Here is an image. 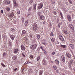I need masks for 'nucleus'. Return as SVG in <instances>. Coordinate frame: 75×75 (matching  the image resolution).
Listing matches in <instances>:
<instances>
[{
	"label": "nucleus",
	"instance_id": "16",
	"mask_svg": "<svg viewBox=\"0 0 75 75\" xmlns=\"http://www.w3.org/2000/svg\"><path fill=\"white\" fill-rule=\"evenodd\" d=\"M19 51V50H18V49H16L14 51V54H17V53H18V52Z\"/></svg>",
	"mask_w": 75,
	"mask_h": 75
},
{
	"label": "nucleus",
	"instance_id": "19",
	"mask_svg": "<svg viewBox=\"0 0 75 75\" xmlns=\"http://www.w3.org/2000/svg\"><path fill=\"white\" fill-rule=\"evenodd\" d=\"M55 64H57V65H59V61L58 59H56L55 60Z\"/></svg>",
	"mask_w": 75,
	"mask_h": 75
},
{
	"label": "nucleus",
	"instance_id": "21",
	"mask_svg": "<svg viewBox=\"0 0 75 75\" xmlns=\"http://www.w3.org/2000/svg\"><path fill=\"white\" fill-rule=\"evenodd\" d=\"M33 3V0H30L29 1V3L30 5H32V3Z\"/></svg>",
	"mask_w": 75,
	"mask_h": 75
},
{
	"label": "nucleus",
	"instance_id": "52",
	"mask_svg": "<svg viewBox=\"0 0 75 75\" xmlns=\"http://www.w3.org/2000/svg\"><path fill=\"white\" fill-rule=\"evenodd\" d=\"M30 14L29 13L27 15V17H28L29 16H30Z\"/></svg>",
	"mask_w": 75,
	"mask_h": 75
},
{
	"label": "nucleus",
	"instance_id": "36",
	"mask_svg": "<svg viewBox=\"0 0 75 75\" xmlns=\"http://www.w3.org/2000/svg\"><path fill=\"white\" fill-rule=\"evenodd\" d=\"M69 3H70V4H72V1L71 0H69Z\"/></svg>",
	"mask_w": 75,
	"mask_h": 75
},
{
	"label": "nucleus",
	"instance_id": "56",
	"mask_svg": "<svg viewBox=\"0 0 75 75\" xmlns=\"http://www.w3.org/2000/svg\"><path fill=\"white\" fill-rule=\"evenodd\" d=\"M25 26H27V23H25Z\"/></svg>",
	"mask_w": 75,
	"mask_h": 75
},
{
	"label": "nucleus",
	"instance_id": "41",
	"mask_svg": "<svg viewBox=\"0 0 75 75\" xmlns=\"http://www.w3.org/2000/svg\"><path fill=\"white\" fill-rule=\"evenodd\" d=\"M41 12H38V16H40L41 15Z\"/></svg>",
	"mask_w": 75,
	"mask_h": 75
},
{
	"label": "nucleus",
	"instance_id": "35",
	"mask_svg": "<svg viewBox=\"0 0 75 75\" xmlns=\"http://www.w3.org/2000/svg\"><path fill=\"white\" fill-rule=\"evenodd\" d=\"M9 45L10 46H11V42L9 41L8 42Z\"/></svg>",
	"mask_w": 75,
	"mask_h": 75
},
{
	"label": "nucleus",
	"instance_id": "61",
	"mask_svg": "<svg viewBox=\"0 0 75 75\" xmlns=\"http://www.w3.org/2000/svg\"><path fill=\"white\" fill-rule=\"evenodd\" d=\"M44 45H47L46 44H45V43H44Z\"/></svg>",
	"mask_w": 75,
	"mask_h": 75
},
{
	"label": "nucleus",
	"instance_id": "57",
	"mask_svg": "<svg viewBox=\"0 0 75 75\" xmlns=\"http://www.w3.org/2000/svg\"><path fill=\"white\" fill-rule=\"evenodd\" d=\"M73 69H74V71H75V67Z\"/></svg>",
	"mask_w": 75,
	"mask_h": 75
},
{
	"label": "nucleus",
	"instance_id": "6",
	"mask_svg": "<svg viewBox=\"0 0 75 75\" xmlns=\"http://www.w3.org/2000/svg\"><path fill=\"white\" fill-rule=\"evenodd\" d=\"M59 39L61 40V41H63L64 40V38H63V37H62V36L61 35H59Z\"/></svg>",
	"mask_w": 75,
	"mask_h": 75
},
{
	"label": "nucleus",
	"instance_id": "29",
	"mask_svg": "<svg viewBox=\"0 0 75 75\" xmlns=\"http://www.w3.org/2000/svg\"><path fill=\"white\" fill-rule=\"evenodd\" d=\"M53 68L54 70H56L57 69V67H56L55 66H53Z\"/></svg>",
	"mask_w": 75,
	"mask_h": 75
},
{
	"label": "nucleus",
	"instance_id": "2",
	"mask_svg": "<svg viewBox=\"0 0 75 75\" xmlns=\"http://www.w3.org/2000/svg\"><path fill=\"white\" fill-rule=\"evenodd\" d=\"M37 47V44H34L30 46V49L31 50H35V49H36Z\"/></svg>",
	"mask_w": 75,
	"mask_h": 75
},
{
	"label": "nucleus",
	"instance_id": "62",
	"mask_svg": "<svg viewBox=\"0 0 75 75\" xmlns=\"http://www.w3.org/2000/svg\"><path fill=\"white\" fill-rule=\"evenodd\" d=\"M26 62H25V63H24V65H26Z\"/></svg>",
	"mask_w": 75,
	"mask_h": 75
},
{
	"label": "nucleus",
	"instance_id": "45",
	"mask_svg": "<svg viewBox=\"0 0 75 75\" xmlns=\"http://www.w3.org/2000/svg\"><path fill=\"white\" fill-rule=\"evenodd\" d=\"M22 55L23 56V57H25V55H24V53H22Z\"/></svg>",
	"mask_w": 75,
	"mask_h": 75
},
{
	"label": "nucleus",
	"instance_id": "14",
	"mask_svg": "<svg viewBox=\"0 0 75 75\" xmlns=\"http://www.w3.org/2000/svg\"><path fill=\"white\" fill-rule=\"evenodd\" d=\"M10 38L12 40H14V38H15V36L13 35H11L10 36Z\"/></svg>",
	"mask_w": 75,
	"mask_h": 75
},
{
	"label": "nucleus",
	"instance_id": "13",
	"mask_svg": "<svg viewBox=\"0 0 75 75\" xmlns=\"http://www.w3.org/2000/svg\"><path fill=\"white\" fill-rule=\"evenodd\" d=\"M62 58L63 62H65V56L64 55H62Z\"/></svg>",
	"mask_w": 75,
	"mask_h": 75
},
{
	"label": "nucleus",
	"instance_id": "22",
	"mask_svg": "<svg viewBox=\"0 0 75 75\" xmlns=\"http://www.w3.org/2000/svg\"><path fill=\"white\" fill-rule=\"evenodd\" d=\"M42 73H43V70H41L40 71V75H42Z\"/></svg>",
	"mask_w": 75,
	"mask_h": 75
},
{
	"label": "nucleus",
	"instance_id": "27",
	"mask_svg": "<svg viewBox=\"0 0 75 75\" xmlns=\"http://www.w3.org/2000/svg\"><path fill=\"white\" fill-rule=\"evenodd\" d=\"M14 16V13H12L10 15V17H13Z\"/></svg>",
	"mask_w": 75,
	"mask_h": 75
},
{
	"label": "nucleus",
	"instance_id": "26",
	"mask_svg": "<svg viewBox=\"0 0 75 75\" xmlns=\"http://www.w3.org/2000/svg\"><path fill=\"white\" fill-rule=\"evenodd\" d=\"M61 47H62V48H66V45H61Z\"/></svg>",
	"mask_w": 75,
	"mask_h": 75
},
{
	"label": "nucleus",
	"instance_id": "23",
	"mask_svg": "<svg viewBox=\"0 0 75 75\" xmlns=\"http://www.w3.org/2000/svg\"><path fill=\"white\" fill-rule=\"evenodd\" d=\"M56 19L57 23H58L59 22V18H56Z\"/></svg>",
	"mask_w": 75,
	"mask_h": 75
},
{
	"label": "nucleus",
	"instance_id": "59",
	"mask_svg": "<svg viewBox=\"0 0 75 75\" xmlns=\"http://www.w3.org/2000/svg\"><path fill=\"white\" fill-rule=\"evenodd\" d=\"M43 24H45V21L43 22Z\"/></svg>",
	"mask_w": 75,
	"mask_h": 75
},
{
	"label": "nucleus",
	"instance_id": "58",
	"mask_svg": "<svg viewBox=\"0 0 75 75\" xmlns=\"http://www.w3.org/2000/svg\"><path fill=\"white\" fill-rule=\"evenodd\" d=\"M62 75H65V74H64V73H62Z\"/></svg>",
	"mask_w": 75,
	"mask_h": 75
},
{
	"label": "nucleus",
	"instance_id": "15",
	"mask_svg": "<svg viewBox=\"0 0 75 75\" xmlns=\"http://www.w3.org/2000/svg\"><path fill=\"white\" fill-rule=\"evenodd\" d=\"M26 33V31L25 30H23L22 32V35H24Z\"/></svg>",
	"mask_w": 75,
	"mask_h": 75
},
{
	"label": "nucleus",
	"instance_id": "42",
	"mask_svg": "<svg viewBox=\"0 0 75 75\" xmlns=\"http://www.w3.org/2000/svg\"><path fill=\"white\" fill-rule=\"evenodd\" d=\"M37 38L38 39H40V35H38L37 36Z\"/></svg>",
	"mask_w": 75,
	"mask_h": 75
},
{
	"label": "nucleus",
	"instance_id": "9",
	"mask_svg": "<svg viewBox=\"0 0 75 75\" xmlns=\"http://www.w3.org/2000/svg\"><path fill=\"white\" fill-rule=\"evenodd\" d=\"M42 63L44 65H47V61L45 59H43L42 60Z\"/></svg>",
	"mask_w": 75,
	"mask_h": 75
},
{
	"label": "nucleus",
	"instance_id": "43",
	"mask_svg": "<svg viewBox=\"0 0 75 75\" xmlns=\"http://www.w3.org/2000/svg\"><path fill=\"white\" fill-rule=\"evenodd\" d=\"M55 54V52H52V55H54Z\"/></svg>",
	"mask_w": 75,
	"mask_h": 75
},
{
	"label": "nucleus",
	"instance_id": "18",
	"mask_svg": "<svg viewBox=\"0 0 75 75\" xmlns=\"http://www.w3.org/2000/svg\"><path fill=\"white\" fill-rule=\"evenodd\" d=\"M34 10H36V4H34L33 5Z\"/></svg>",
	"mask_w": 75,
	"mask_h": 75
},
{
	"label": "nucleus",
	"instance_id": "46",
	"mask_svg": "<svg viewBox=\"0 0 75 75\" xmlns=\"http://www.w3.org/2000/svg\"><path fill=\"white\" fill-rule=\"evenodd\" d=\"M22 22H24V18H23L22 19Z\"/></svg>",
	"mask_w": 75,
	"mask_h": 75
},
{
	"label": "nucleus",
	"instance_id": "17",
	"mask_svg": "<svg viewBox=\"0 0 75 75\" xmlns=\"http://www.w3.org/2000/svg\"><path fill=\"white\" fill-rule=\"evenodd\" d=\"M69 46L73 50H74V46L72 44H70Z\"/></svg>",
	"mask_w": 75,
	"mask_h": 75
},
{
	"label": "nucleus",
	"instance_id": "25",
	"mask_svg": "<svg viewBox=\"0 0 75 75\" xmlns=\"http://www.w3.org/2000/svg\"><path fill=\"white\" fill-rule=\"evenodd\" d=\"M6 9L7 11H10V9L8 7H7L6 8Z\"/></svg>",
	"mask_w": 75,
	"mask_h": 75
},
{
	"label": "nucleus",
	"instance_id": "31",
	"mask_svg": "<svg viewBox=\"0 0 75 75\" xmlns=\"http://www.w3.org/2000/svg\"><path fill=\"white\" fill-rule=\"evenodd\" d=\"M53 14H54L55 15H57V12H56V11H54L53 12Z\"/></svg>",
	"mask_w": 75,
	"mask_h": 75
},
{
	"label": "nucleus",
	"instance_id": "55",
	"mask_svg": "<svg viewBox=\"0 0 75 75\" xmlns=\"http://www.w3.org/2000/svg\"><path fill=\"white\" fill-rule=\"evenodd\" d=\"M17 68H16V69H13V70H14L15 71H16V70H17Z\"/></svg>",
	"mask_w": 75,
	"mask_h": 75
},
{
	"label": "nucleus",
	"instance_id": "30",
	"mask_svg": "<svg viewBox=\"0 0 75 75\" xmlns=\"http://www.w3.org/2000/svg\"><path fill=\"white\" fill-rule=\"evenodd\" d=\"M40 56L38 57L37 59V61H38L39 60H40Z\"/></svg>",
	"mask_w": 75,
	"mask_h": 75
},
{
	"label": "nucleus",
	"instance_id": "1",
	"mask_svg": "<svg viewBox=\"0 0 75 75\" xmlns=\"http://www.w3.org/2000/svg\"><path fill=\"white\" fill-rule=\"evenodd\" d=\"M74 62H75L74 61V60H71L70 61H69L68 64V66H69V67L70 68V67H71V65H74Z\"/></svg>",
	"mask_w": 75,
	"mask_h": 75
},
{
	"label": "nucleus",
	"instance_id": "10",
	"mask_svg": "<svg viewBox=\"0 0 75 75\" xmlns=\"http://www.w3.org/2000/svg\"><path fill=\"white\" fill-rule=\"evenodd\" d=\"M39 18L40 19H42V20H44V19L45 17L43 15H40L39 16Z\"/></svg>",
	"mask_w": 75,
	"mask_h": 75
},
{
	"label": "nucleus",
	"instance_id": "8",
	"mask_svg": "<svg viewBox=\"0 0 75 75\" xmlns=\"http://www.w3.org/2000/svg\"><path fill=\"white\" fill-rule=\"evenodd\" d=\"M66 55L67 57L68 58H71V54L69 53H66Z\"/></svg>",
	"mask_w": 75,
	"mask_h": 75
},
{
	"label": "nucleus",
	"instance_id": "28",
	"mask_svg": "<svg viewBox=\"0 0 75 75\" xmlns=\"http://www.w3.org/2000/svg\"><path fill=\"white\" fill-rule=\"evenodd\" d=\"M31 9H32V7L29 8L28 10V12H30L31 11Z\"/></svg>",
	"mask_w": 75,
	"mask_h": 75
},
{
	"label": "nucleus",
	"instance_id": "48",
	"mask_svg": "<svg viewBox=\"0 0 75 75\" xmlns=\"http://www.w3.org/2000/svg\"><path fill=\"white\" fill-rule=\"evenodd\" d=\"M30 58H33V56H32V55H30Z\"/></svg>",
	"mask_w": 75,
	"mask_h": 75
},
{
	"label": "nucleus",
	"instance_id": "32",
	"mask_svg": "<svg viewBox=\"0 0 75 75\" xmlns=\"http://www.w3.org/2000/svg\"><path fill=\"white\" fill-rule=\"evenodd\" d=\"M63 32L65 34H67V33H68V32H67V31L66 30H64L63 31Z\"/></svg>",
	"mask_w": 75,
	"mask_h": 75
},
{
	"label": "nucleus",
	"instance_id": "39",
	"mask_svg": "<svg viewBox=\"0 0 75 75\" xmlns=\"http://www.w3.org/2000/svg\"><path fill=\"white\" fill-rule=\"evenodd\" d=\"M68 20L69 21H71V17L69 18H68Z\"/></svg>",
	"mask_w": 75,
	"mask_h": 75
},
{
	"label": "nucleus",
	"instance_id": "4",
	"mask_svg": "<svg viewBox=\"0 0 75 75\" xmlns=\"http://www.w3.org/2000/svg\"><path fill=\"white\" fill-rule=\"evenodd\" d=\"M13 4L14 6V7H16V8H17L18 6V4L16 3V0H13Z\"/></svg>",
	"mask_w": 75,
	"mask_h": 75
},
{
	"label": "nucleus",
	"instance_id": "3",
	"mask_svg": "<svg viewBox=\"0 0 75 75\" xmlns=\"http://www.w3.org/2000/svg\"><path fill=\"white\" fill-rule=\"evenodd\" d=\"M33 28L34 30L35 31H36L37 29L38 28V27H37V24L35 23L33 24Z\"/></svg>",
	"mask_w": 75,
	"mask_h": 75
},
{
	"label": "nucleus",
	"instance_id": "12",
	"mask_svg": "<svg viewBox=\"0 0 75 75\" xmlns=\"http://www.w3.org/2000/svg\"><path fill=\"white\" fill-rule=\"evenodd\" d=\"M69 26L71 29L72 30H74V26H73V25H72V24H70Z\"/></svg>",
	"mask_w": 75,
	"mask_h": 75
},
{
	"label": "nucleus",
	"instance_id": "50",
	"mask_svg": "<svg viewBox=\"0 0 75 75\" xmlns=\"http://www.w3.org/2000/svg\"><path fill=\"white\" fill-rule=\"evenodd\" d=\"M5 55H6V53H5V52L3 54V57H4V56H5Z\"/></svg>",
	"mask_w": 75,
	"mask_h": 75
},
{
	"label": "nucleus",
	"instance_id": "54",
	"mask_svg": "<svg viewBox=\"0 0 75 75\" xmlns=\"http://www.w3.org/2000/svg\"><path fill=\"white\" fill-rule=\"evenodd\" d=\"M56 73H58V70H56Z\"/></svg>",
	"mask_w": 75,
	"mask_h": 75
},
{
	"label": "nucleus",
	"instance_id": "11",
	"mask_svg": "<svg viewBox=\"0 0 75 75\" xmlns=\"http://www.w3.org/2000/svg\"><path fill=\"white\" fill-rule=\"evenodd\" d=\"M21 48L23 51H24L25 50V47L23 45H22L21 46Z\"/></svg>",
	"mask_w": 75,
	"mask_h": 75
},
{
	"label": "nucleus",
	"instance_id": "20",
	"mask_svg": "<svg viewBox=\"0 0 75 75\" xmlns=\"http://www.w3.org/2000/svg\"><path fill=\"white\" fill-rule=\"evenodd\" d=\"M13 60H16L17 59V57L16 56H13L12 57Z\"/></svg>",
	"mask_w": 75,
	"mask_h": 75
},
{
	"label": "nucleus",
	"instance_id": "49",
	"mask_svg": "<svg viewBox=\"0 0 75 75\" xmlns=\"http://www.w3.org/2000/svg\"><path fill=\"white\" fill-rule=\"evenodd\" d=\"M43 51H44V52L45 54H47V52L45 50H43Z\"/></svg>",
	"mask_w": 75,
	"mask_h": 75
},
{
	"label": "nucleus",
	"instance_id": "34",
	"mask_svg": "<svg viewBox=\"0 0 75 75\" xmlns=\"http://www.w3.org/2000/svg\"><path fill=\"white\" fill-rule=\"evenodd\" d=\"M17 11L18 14H20V10H17Z\"/></svg>",
	"mask_w": 75,
	"mask_h": 75
},
{
	"label": "nucleus",
	"instance_id": "40",
	"mask_svg": "<svg viewBox=\"0 0 75 75\" xmlns=\"http://www.w3.org/2000/svg\"><path fill=\"white\" fill-rule=\"evenodd\" d=\"M67 18H69L71 17V16H70V15H67Z\"/></svg>",
	"mask_w": 75,
	"mask_h": 75
},
{
	"label": "nucleus",
	"instance_id": "24",
	"mask_svg": "<svg viewBox=\"0 0 75 75\" xmlns=\"http://www.w3.org/2000/svg\"><path fill=\"white\" fill-rule=\"evenodd\" d=\"M55 38H53L51 39V41L52 42H54V41H55Z\"/></svg>",
	"mask_w": 75,
	"mask_h": 75
},
{
	"label": "nucleus",
	"instance_id": "63",
	"mask_svg": "<svg viewBox=\"0 0 75 75\" xmlns=\"http://www.w3.org/2000/svg\"><path fill=\"white\" fill-rule=\"evenodd\" d=\"M38 66H40V64H38Z\"/></svg>",
	"mask_w": 75,
	"mask_h": 75
},
{
	"label": "nucleus",
	"instance_id": "44",
	"mask_svg": "<svg viewBox=\"0 0 75 75\" xmlns=\"http://www.w3.org/2000/svg\"><path fill=\"white\" fill-rule=\"evenodd\" d=\"M40 48L43 51H44V49H43V47H42L41 46L40 47Z\"/></svg>",
	"mask_w": 75,
	"mask_h": 75
},
{
	"label": "nucleus",
	"instance_id": "47",
	"mask_svg": "<svg viewBox=\"0 0 75 75\" xmlns=\"http://www.w3.org/2000/svg\"><path fill=\"white\" fill-rule=\"evenodd\" d=\"M3 36L4 38H6V35H4V34H3Z\"/></svg>",
	"mask_w": 75,
	"mask_h": 75
},
{
	"label": "nucleus",
	"instance_id": "5",
	"mask_svg": "<svg viewBox=\"0 0 75 75\" xmlns=\"http://www.w3.org/2000/svg\"><path fill=\"white\" fill-rule=\"evenodd\" d=\"M4 4H10V1L8 0H5L4 2Z\"/></svg>",
	"mask_w": 75,
	"mask_h": 75
},
{
	"label": "nucleus",
	"instance_id": "60",
	"mask_svg": "<svg viewBox=\"0 0 75 75\" xmlns=\"http://www.w3.org/2000/svg\"><path fill=\"white\" fill-rule=\"evenodd\" d=\"M26 62V64H28V62Z\"/></svg>",
	"mask_w": 75,
	"mask_h": 75
},
{
	"label": "nucleus",
	"instance_id": "64",
	"mask_svg": "<svg viewBox=\"0 0 75 75\" xmlns=\"http://www.w3.org/2000/svg\"><path fill=\"white\" fill-rule=\"evenodd\" d=\"M61 17L62 18V17H62V15H61Z\"/></svg>",
	"mask_w": 75,
	"mask_h": 75
},
{
	"label": "nucleus",
	"instance_id": "51",
	"mask_svg": "<svg viewBox=\"0 0 75 75\" xmlns=\"http://www.w3.org/2000/svg\"><path fill=\"white\" fill-rule=\"evenodd\" d=\"M1 13H2L3 14V11L2 10H1Z\"/></svg>",
	"mask_w": 75,
	"mask_h": 75
},
{
	"label": "nucleus",
	"instance_id": "7",
	"mask_svg": "<svg viewBox=\"0 0 75 75\" xmlns=\"http://www.w3.org/2000/svg\"><path fill=\"white\" fill-rule=\"evenodd\" d=\"M43 6V4L42 3H40L38 6V8L40 9L42 8Z\"/></svg>",
	"mask_w": 75,
	"mask_h": 75
},
{
	"label": "nucleus",
	"instance_id": "38",
	"mask_svg": "<svg viewBox=\"0 0 75 75\" xmlns=\"http://www.w3.org/2000/svg\"><path fill=\"white\" fill-rule=\"evenodd\" d=\"M11 30L12 31H15V29H14L13 28H11Z\"/></svg>",
	"mask_w": 75,
	"mask_h": 75
},
{
	"label": "nucleus",
	"instance_id": "37",
	"mask_svg": "<svg viewBox=\"0 0 75 75\" xmlns=\"http://www.w3.org/2000/svg\"><path fill=\"white\" fill-rule=\"evenodd\" d=\"M1 65L2 66H3V67H6V65H5L4 64H3V63H2Z\"/></svg>",
	"mask_w": 75,
	"mask_h": 75
},
{
	"label": "nucleus",
	"instance_id": "53",
	"mask_svg": "<svg viewBox=\"0 0 75 75\" xmlns=\"http://www.w3.org/2000/svg\"><path fill=\"white\" fill-rule=\"evenodd\" d=\"M28 20H27L25 22V23H28Z\"/></svg>",
	"mask_w": 75,
	"mask_h": 75
},
{
	"label": "nucleus",
	"instance_id": "33",
	"mask_svg": "<svg viewBox=\"0 0 75 75\" xmlns=\"http://www.w3.org/2000/svg\"><path fill=\"white\" fill-rule=\"evenodd\" d=\"M50 37H52L53 36V33L51 32L50 34Z\"/></svg>",
	"mask_w": 75,
	"mask_h": 75
}]
</instances>
